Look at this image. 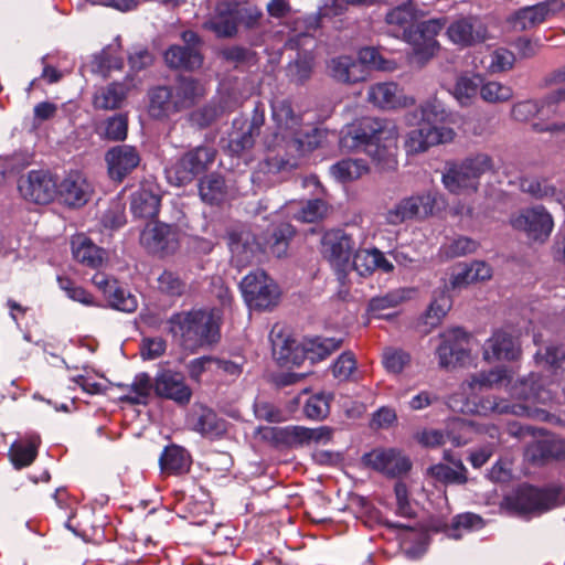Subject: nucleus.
I'll return each mask as SVG.
<instances>
[{
    "mask_svg": "<svg viewBox=\"0 0 565 565\" xmlns=\"http://www.w3.org/2000/svg\"><path fill=\"white\" fill-rule=\"evenodd\" d=\"M328 71L332 78L345 84L366 79V72L362 70V64L349 55L331 58L328 63Z\"/></svg>",
    "mask_w": 565,
    "mask_h": 565,
    "instance_id": "34",
    "label": "nucleus"
},
{
    "mask_svg": "<svg viewBox=\"0 0 565 565\" xmlns=\"http://www.w3.org/2000/svg\"><path fill=\"white\" fill-rule=\"evenodd\" d=\"M154 393L157 396L171 399L179 405L188 404L192 396V391L185 383L183 374L171 370H163L157 374Z\"/></svg>",
    "mask_w": 565,
    "mask_h": 565,
    "instance_id": "21",
    "label": "nucleus"
},
{
    "mask_svg": "<svg viewBox=\"0 0 565 565\" xmlns=\"http://www.w3.org/2000/svg\"><path fill=\"white\" fill-rule=\"evenodd\" d=\"M444 458L454 463L455 468L444 463H437L429 468L430 476L444 483H466L467 470L462 462L460 460H455L448 451H445Z\"/></svg>",
    "mask_w": 565,
    "mask_h": 565,
    "instance_id": "43",
    "label": "nucleus"
},
{
    "mask_svg": "<svg viewBox=\"0 0 565 565\" xmlns=\"http://www.w3.org/2000/svg\"><path fill=\"white\" fill-rule=\"evenodd\" d=\"M558 500L556 490H543L530 486L521 487L507 498L508 505L520 515L540 514L554 508Z\"/></svg>",
    "mask_w": 565,
    "mask_h": 565,
    "instance_id": "16",
    "label": "nucleus"
},
{
    "mask_svg": "<svg viewBox=\"0 0 565 565\" xmlns=\"http://www.w3.org/2000/svg\"><path fill=\"white\" fill-rule=\"evenodd\" d=\"M160 466L164 472L181 475L189 471L191 457L189 452L177 445L168 446L160 457Z\"/></svg>",
    "mask_w": 565,
    "mask_h": 565,
    "instance_id": "39",
    "label": "nucleus"
},
{
    "mask_svg": "<svg viewBox=\"0 0 565 565\" xmlns=\"http://www.w3.org/2000/svg\"><path fill=\"white\" fill-rule=\"evenodd\" d=\"M160 195L154 183L145 182L134 192L130 209L135 216L153 217L158 214Z\"/></svg>",
    "mask_w": 565,
    "mask_h": 565,
    "instance_id": "32",
    "label": "nucleus"
},
{
    "mask_svg": "<svg viewBox=\"0 0 565 565\" xmlns=\"http://www.w3.org/2000/svg\"><path fill=\"white\" fill-rule=\"evenodd\" d=\"M492 168V159L479 153L460 163L449 164L443 174V183L454 194H470L478 190L480 177Z\"/></svg>",
    "mask_w": 565,
    "mask_h": 565,
    "instance_id": "8",
    "label": "nucleus"
},
{
    "mask_svg": "<svg viewBox=\"0 0 565 565\" xmlns=\"http://www.w3.org/2000/svg\"><path fill=\"white\" fill-rule=\"evenodd\" d=\"M447 36L451 43L467 47L488 39L487 26L478 18H461L454 21L447 29Z\"/></svg>",
    "mask_w": 565,
    "mask_h": 565,
    "instance_id": "24",
    "label": "nucleus"
},
{
    "mask_svg": "<svg viewBox=\"0 0 565 565\" xmlns=\"http://www.w3.org/2000/svg\"><path fill=\"white\" fill-rule=\"evenodd\" d=\"M164 61L171 68L195 70L202 65L198 47L172 45L164 53Z\"/></svg>",
    "mask_w": 565,
    "mask_h": 565,
    "instance_id": "37",
    "label": "nucleus"
},
{
    "mask_svg": "<svg viewBox=\"0 0 565 565\" xmlns=\"http://www.w3.org/2000/svg\"><path fill=\"white\" fill-rule=\"evenodd\" d=\"M366 459L375 470L391 477L405 475L412 467L409 459L395 449H375Z\"/></svg>",
    "mask_w": 565,
    "mask_h": 565,
    "instance_id": "28",
    "label": "nucleus"
},
{
    "mask_svg": "<svg viewBox=\"0 0 565 565\" xmlns=\"http://www.w3.org/2000/svg\"><path fill=\"white\" fill-rule=\"evenodd\" d=\"M73 257L84 266L97 269L103 266L107 258L105 249L95 245L90 238L79 234L71 242Z\"/></svg>",
    "mask_w": 565,
    "mask_h": 565,
    "instance_id": "33",
    "label": "nucleus"
},
{
    "mask_svg": "<svg viewBox=\"0 0 565 565\" xmlns=\"http://www.w3.org/2000/svg\"><path fill=\"white\" fill-rule=\"evenodd\" d=\"M397 126L391 120L364 117L348 126L342 131V148L363 150L382 170H394L397 167Z\"/></svg>",
    "mask_w": 565,
    "mask_h": 565,
    "instance_id": "3",
    "label": "nucleus"
},
{
    "mask_svg": "<svg viewBox=\"0 0 565 565\" xmlns=\"http://www.w3.org/2000/svg\"><path fill=\"white\" fill-rule=\"evenodd\" d=\"M19 191L31 202L46 204L56 199L57 180L49 172L33 170L20 179Z\"/></svg>",
    "mask_w": 565,
    "mask_h": 565,
    "instance_id": "19",
    "label": "nucleus"
},
{
    "mask_svg": "<svg viewBox=\"0 0 565 565\" xmlns=\"http://www.w3.org/2000/svg\"><path fill=\"white\" fill-rule=\"evenodd\" d=\"M193 429L205 437L215 438L226 431V424L213 411L204 409L194 423Z\"/></svg>",
    "mask_w": 565,
    "mask_h": 565,
    "instance_id": "49",
    "label": "nucleus"
},
{
    "mask_svg": "<svg viewBox=\"0 0 565 565\" xmlns=\"http://www.w3.org/2000/svg\"><path fill=\"white\" fill-rule=\"evenodd\" d=\"M171 90L177 113L192 107L205 93L203 85L192 77H180Z\"/></svg>",
    "mask_w": 565,
    "mask_h": 565,
    "instance_id": "36",
    "label": "nucleus"
},
{
    "mask_svg": "<svg viewBox=\"0 0 565 565\" xmlns=\"http://www.w3.org/2000/svg\"><path fill=\"white\" fill-rule=\"evenodd\" d=\"M126 96V85L121 83H113L96 90L93 104L97 109L111 110L119 108Z\"/></svg>",
    "mask_w": 565,
    "mask_h": 565,
    "instance_id": "45",
    "label": "nucleus"
},
{
    "mask_svg": "<svg viewBox=\"0 0 565 565\" xmlns=\"http://www.w3.org/2000/svg\"><path fill=\"white\" fill-rule=\"evenodd\" d=\"M521 355V347L515 337L498 330L483 344V359L488 362L514 361Z\"/></svg>",
    "mask_w": 565,
    "mask_h": 565,
    "instance_id": "26",
    "label": "nucleus"
},
{
    "mask_svg": "<svg viewBox=\"0 0 565 565\" xmlns=\"http://www.w3.org/2000/svg\"><path fill=\"white\" fill-rule=\"evenodd\" d=\"M273 354L282 366H299L305 361V341L299 343L290 335L271 332Z\"/></svg>",
    "mask_w": 565,
    "mask_h": 565,
    "instance_id": "29",
    "label": "nucleus"
},
{
    "mask_svg": "<svg viewBox=\"0 0 565 565\" xmlns=\"http://www.w3.org/2000/svg\"><path fill=\"white\" fill-rule=\"evenodd\" d=\"M482 81L483 77L478 74L461 75L457 78L451 94L461 106H468L480 94Z\"/></svg>",
    "mask_w": 565,
    "mask_h": 565,
    "instance_id": "44",
    "label": "nucleus"
},
{
    "mask_svg": "<svg viewBox=\"0 0 565 565\" xmlns=\"http://www.w3.org/2000/svg\"><path fill=\"white\" fill-rule=\"evenodd\" d=\"M369 172L363 159H343L330 167V174L340 183L353 182Z\"/></svg>",
    "mask_w": 565,
    "mask_h": 565,
    "instance_id": "42",
    "label": "nucleus"
},
{
    "mask_svg": "<svg viewBox=\"0 0 565 565\" xmlns=\"http://www.w3.org/2000/svg\"><path fill=\"white\" fill-rule=\"evenodd\" d=\"M513 90L510 86L497 81H482L480 97L490 104L504 103L512 98Z\"/></svg>",
    "mask_w": 565,
    "mask_h": 565,
    "instance_id": "56",
    "label": "nucleus"
},
{
    "mask_svg": "<svg viewBox=\"0 0 565 565\" xmlns=\"http://www.w3.org/2000/svg\"><path fill=\"white\" fill-rule=\"evenodd\" d=\"M265 122L264 110L256 107L252 119H235L233 130L228 135L226 149L231 156L243 158L245 163L250 160L249 150L255 145V137L259 135L260 128Z\"/></svg>",
    "mask_w": 565,
    "mask_h": 565,
    "instance_id": "15",
    "label": "nucleus"
},
{
    "mask_svg": "<svg viewBox=\"0 0 565 565\" xmlns=\"http://www.w3.org/2000/svg\"><path fill=\"white\" fill-rule=\"evenodd\" d=\"M92 282L104 294L114 309L124 312H134L137 309V298L119 286L116 279H110L106 274L97 271L92 277Z\"/></svg>",
    "mask_w": 565,
    "mask_h": 565,
    "instance_id": "22",
    "label": "nucleus"
},
{
    "mask_svg": "<svg viewBox=\"0 0 565 565\" xmlns=\"http://www.w3.org/2000/svg\"><path fill=\"white\" fill-rule=\"evenodd\" d=\"M520 189L536 199L552 198L556 193L555 186L547 179L536 177L522 178Z\"/></svg>",
    "mask_w": 565,
    "mask_h": 565,
    "instance_id": "55",
    "label": "nucleus"
},
{
    "mask_svg": "<svg viewBox=\"0 0 565 565\" xmlns=\"http://www.w3.org/2000/svg\"><path fill=\"white\" fill-rule=\"evenodd\" d=\"M489 63L486 68L491 73H501L512 68L515 57L514 54L503 47L492 51L488 56Z\"/></svg>",
    "mask_w": 565,
    "mask_h": 565,
    "instance_id": "62",
    "label": "nucleus"
},
{
    "mask_svg": "<svg viewBox=\"0 0 565 565\" xmlns=\"http://www.w3.org/2000/svg\"><path fill=\"white\" fill-rule=\"evenodd\" d=\"M58 287L65 292V295L79 303L85 306H94V297L86 291L83 287L77 286L73 280L67 277L57 278Z\"/></svg>",
    "mask_w": 565,
    "mask_h": 565,
    "instance_id": "63",
    "label": "nucleus"
},
{
    "mask_svg": "<svg viewBox=\"0 0 565 565\" xmlns=\"http://www.w3.org/2000/svg\"><path fill=\"white\" fill-rule=\"evenodd\" d=\"M94 186L81 171H71L57 180L56 199L70 207H82L92 198Z\"/></svg>",
    "mask_w": 565,
    "mask_h": 565,
    "instance_id": "18",
    "label": "nucleus"
},
{
    "mask_svg": "<svg viewBox=\"0 0 565 565\" xmlns=\"http://www.w3.org/2000/svg\"><path fill=\"white\" fill-rule=\"evenodd\" d=\"M328 212L327 203L321 199H315L303 204L295 213V217L301 222L312 223L322 218Z\"/></svg>",
    "mask_w": 565,
    "mask_h": 565,
    "instance_id": "61",
    "label": "nucleus"
},
{
    "mask_svg": "<svg viewBox=\"0 0 565 565\" xmlns=\"http://www.w3.org/2000/svg\"><path fill=\"white\" fill-rule=\"evenodd\" d=\"M294 230L289 224H281L275 228L269 238H255L248 232L230 235V249L232 262L237 267H244L256 258L257 254L270 247L273 253L280 256L286 250L287 239L291 237Z\"/></svg>",
    "mask_w": 565,
    "mask_h": 565,
    "instance_id": "7",
    "label": "nucleus"
},
{
    "mask_svg": "<svg viewBox=\"0 0 565 565\" xmlns=\"http://www.w3.org/2000/svg\"><path fill=\"white\" fill-rule=\"evenodd\" d=\"M414 289L398 288L387 294L374 297L369 302V313L374 318H390L391 315L383 313L384 310L395 308L412 298Z\"/></svg>",
    "mask_w": 565,
    "mask_h": 565,
    "instance_id": "38",
    "label": "nucleus"
},
{
    "mask_svg": "<svg viewBox=\"0 0 565 565\" xmlns=\"http://www.w3.org/2000/svg\"><path fill=\"white\" fill-rule=\"evenodd\" d=\"M537 362H545L555 372H565V345H550L545 349V352L537 351L535 354Z\"/></svg>",
    "mask_w": 565,
    "mask_h": 565,
    "instance_id": "60",
    "label": "nucleus"
},
{
    "mask_svg": "<svg viewBox=\"0 0 565 565\" xmlns=\"http://www.w3.org/2000/svg\"><path fill=\"white\" fill-rule=\"evenodd\" d=\"M152 391H154V381L147 373H139L122 399L134 405H146Z\"/></svg>",
    "mask_w": 565,
    "mask_h": 565,
    "instance_id": "48",
    "label": "nucleus"
},
{
    "mask_svg": "<svg viewBox=\"0 0 565 565\" xmlns=\"http://www.w3.org/2000/svg\"><path fill=\"white\" fill-rule=\"evenodd\" d=\"M491 276L492 269L487 263L473 262L469 267H466L462 271L456 274L451 284L454 287H460L462 285L489 279Z\"/></svg>",
    "mask_w": 565,
    "mask_h": 565,
    "instance_id": "51",
    "label": "nucleus"
},
{
    "mask_svg": "<svg viewBox=\"0 0 565 565\" xmlns=\"http://www.w3.org/2000/svg\"><path fill=\"white\" fill-rule=\"evenodd\" d=\"M140 244L152 254L174 253L179 247V231L164 223H148L140 234Z\"/></svg>",
    "mask_w": 565,
    "mask_h": 565,
    "instance_id": "20",
    "label": "nucleus"
},
{
    "mask_svg": "<svg viewBox=\"0 0 565 565\" xmlns=\"http://www.w3.org/2000/svg\"><path fill=\"white\" fill-rule=\"evenodd\" d=\"M352 269L358 271L360 276H367L375 269H382L384 273H391L394 269V266L385 258L384 254L376 248L360 249L354 254L350 271Z\"/></svg>",
    "mask_w": 565,
    "mask_h": 565,
    "instance_id": "35",
    "label": "nucleus"
},
{
    "mask_svg": "<svg viewBox=\"0 0 565 565\" xmlns=\"http://www.w3.org/2000/svg\"><path fill=\"white\" fill-rule=\"evenodd\" d=\"M241 290L248 307L266 310L278 303L280 290L277 284L264 271L249 273L241 281Z\"/></svg>",
    "mask_w": 565,
    "mask_h": 565,
    "instance_id": "12",
    "label": "nucleus"
},
{
    "mask_svg": "<svg viewBox=\"0 0 565 565\" xmlns=\"http://www.w3.org/2000/svg\"><path fill=\"white\" fill-rule=\"evenodd\" d=\"M273 125L264 136V147L268 152L259 163V171L277 173L298 166L297 159L307 151L319 147L323 131L310 128L301 129V118L294 114L288 100H275L271 105Z\"/></svg>",
    "mask_w": 565,
    "mask_h": 565,
    "instance_id": "2",
    "label": "nucleus"
},
{
    "mask_svg": "<svg viewBox=\"0 0 565 565\" xmlns=\"http://www.w3.org/2000/svg\"><path fill=\"white\" fill-rule=\"evenodd\" d=\"M475 433L489 435L492 439L500 437L499 428L494 425H484L472 420L454 418L448 424L446 435L437 429H428L419 434L418 440L426 447H438L444 445L446 439H448L454 446L460 447L466 445Z\"/></svg>",
    "mask_w": 565,
    "mask_h": 565,
    "instance_id": "9",
    "label": "nucleus"
},
{
    "mask_svg": "<svg viewBox=\"0 0 565 565\" xmlns=\"http://www.w3.org/2000/svg\"><path fill=\"white\" fill-rule=\"evenodd\" d=\"M108 173L113 180L121 181L140 162L137 150L128 145L116 146L106 153Z\"/></svg>",
    "mask_w": 565,
    "mask_h": 565,
    "instance_id": "27",
    "label": "nucleus"
},
{
    "mask_svg": "<svg viewBox=\"0 0 565 565\" xmlns=\"http://www.w3.org/2000/svg\"><path fill=\"white\" fill-rule=\"evenodd\" d=\"M203 26L216 34L218 38L233 36L237 31V22L235 17L228 12H217Z\"/></svg>",
    "mask_w": 565,
    "mask_h": 565,
    "instance_id": "54",
    "label": "nucleus"
},
{
    "mask_svg": "<svg viewBox=\"0 0 565 565\" xmlns=\"http://www.w3.org/2000/svg\"><path fill=\"white\" fill-rule=\"evenodd\" d=\"M555 438H542L533 441L526 448V457L533 462H544L556 459Z\"/></svg>",
    "mask_w": 565,
    "mask_h": 565,
    "instance_id": "57",
    "label": "nucleus"
},
{
    "mask_svg": "<svg viewBox=\"0 0 565 565\" xmlns=\"http://www.w3.org/2000/svg\"><path fill=\"white\" fill-rule=\"evenodd\" d=\"M479 244L466 236H460L449 241L441 247L447 257H460L477 250Z\"/></svg>",
    "mask_w": 565,
    "mask_h": 565,
    "instance_id": "64",
    "label": "nucleus"
},
{
    "mask_svg": "<svg viewBox=\"0 0 565 565\" xmlns=\"http://www.w3.org/2000/svg\"><path fill=\"white\" fill-rule=\"evenodd\" d=\"M369 100L383 109H395L415 104L413 97L405 96L395 83H377L367 92Z\"/></svg>",
    "mask_w": 565,
    "mask_h": 565,
    "instance_id": "30",
    "label": "nucleus"
},
{
    "mask_svg": "<svg viewBox=\"0 0 565 565\" xmlns=\"http://www.w3.org/2000/svg\"><path fill=\"white\" fill-rule=\"evenodd\" d=\"M199 193L203 202L211 205L221 204L227 198V188L224 178L216 173L206 175L200 180Z\"/></svg>",
    "mask_w": 565,
    "mask_h": 565,
    "instance_id": "41",
    "label": "nucleus"
},
{
    "mask_svg": "<svg viewBox=\"0 0 565 565\" xmlns=\"http://www.w3.org/2000/svg\"><path fill=\"white\" fill-rule=\"evenodd\" d=\"M216 151L212 147L201 146L184 153L166 170L170 183L178 186L190 183L199 173L207 170L215 160Z\"/></svg>",
    "mask_w": 565,
    "mask_h": 565,
    "instance_id": "14",
    "label": "nucleus"
},
{
    "mask_svg": "<svg viewBox=\"0 0 565 565\" xmlns=\"http://www.w3.org/2000/svg\"><path fill=\"white\" fill-rule=\"evenodd\" d=\"M511 372L505 366H497L490 371L471 374L460 386L462 393L449 397V407L455 412L489 416L491 414H513L539 420H550V414L537 407L546 405L555 398V392L545 387L539 375L531 374L511 385L509 393L520 403L509 404L497 397L477 398L475 394L482 390L493 388L503 383H511Z\"/></svg>",
    "mask_w": 565,
    "mask_h": 565,
    "instance_id": "1",
    "label": "nucleus"
},
{
    "mask_svg": "<svg viewBox=\"0 0 565 565\" xmlns=\"http://www.w3.org/2000/svg\"><path fill=\"white\" fill-rule=\"evenodd\" d=\"M149 113L154 118L168 117L177 113L172 90L166 86L153 88L150 94Z\"/></svg>",
    "mask_w": 565,
    "mask_h": 565,
    "instance_id": "47",
    "label": "nucleus"
},
{
    "mask_svg": "<svg viewBox=\"0 0 565 565\" xmlns=\"http://www.w3.org/2000/svg\"><path fill=\"white\" fill-rule=\"evenodd\" d=\"M170 331L181 339L188 349H195L214 343L218 339V324L213 312L193 310L173 315L170 320Z\"/></svg>",
    "mask_w": 565,
    "mask_h": 565,
    "instance_id": "6",
    "label": "nucleus"
},
{
    "mask_svg": "<svg viewBox=\"0 0 565 565\" xmlns=\"http://www.w3.org/2000/svg\"><path fill=\"white\" fill-rule=\"evenodd\" d=\"M435 203V195L429 191L411 195L390 207L385 220L391 225H398L411 220L426 218L433 214Z\"/></svg>",
    "mask_w": 565,
    "mask_h": 565,
    "instance_id": "17",
    "label": "nucleus"
},
{
    "mask_svg": "<svg viewBox=\"0 0 565 565\" xmlns=\"http://www.w3.org/2000/svg\"><path fill=\"white\" fill-rule=\"evenodd\" d=\"M561 8L562 2L559 0H546L520 9L510 19V23L515 30H526L544 22L550 14L557 12Z\"/></svg>",
    "mask_w": 565,
    "mask_h": 565,
    "instance_id": "31",
    "label": "nucleus"
},
{
    "mask_svg": "<svg viewBox=\"0 0 565 565\" xmlns=\"http://www.w3.org/2000/svg\"><path fill=\"white\" fill-rule=\"evenodd\" d=\"M358 63L362 64V70L369 73V70L394 71L396 63L385 60L375 47L366 46L359 51Z\"/></svg>",
    "mask_w": 565,
    "mask_h": 565,
    "instance_id": "52",
    "label": "nucleus"
},
{
    "mask_svg": "<svg viewBox=\"0 0 565 565\" xmlns=\"http://www.w3.org/2000/svg\"><path fill=\"white\" fill-rule=\"evenodd\" d=\"M382 358L386 371L394 374L403 372L411 362L409 353L396 348H386Z\"/></svg>",
    "mask_w": 565,
    "mask_h": 565,
    "instance_id": "59",
    "label": "nucleus"
},
{
    "mask_svg": "<svg viewBox=\"0 0 565 565\" xmlns=\"http://www.w3.org/2000/svg\"><path fill=\"white\" fill-rule=\"evenodd\" d=\"M511 226L539 244H544L554 230V218L543 205H533L520 210L510 220Z\"/></svg>",
    "mask_w": 565,
    "mask_h": 565,
    "instance_id": "11",
    "label": "nucleus"
},
{
    "mask_svg": "<svg viewBox=\"0 0 565 565\" xmlns=\"http://www.w3.org/2000/svg\"><path fill=\"white\" fill-rule=\"evenodd\" d=\"M268 434L277 441L288 446H303L321 440H329L331 430L327 427L307 428L302 426H287L270 428Z\"/></svg>",
    "mask_w": 565,
    "mask_h": 565,
    "instance_id": "25",
    "label": "nucleus"
},
{
    "mask_svg": "<svg viewBox=\"0 0 565 565\" xmlns=\"http://www.w3.org/2000/svg\"><path fill=\"white\" fill-rule=\"evenodd\" d=\"M355 248L350 234L342 230L324 233L321 241L322 255L335 270L339 282L344 286L351 268V257Z\"/></svg>",
    "mask_w": 565,
    "mask_h": 565,
    "instance_id": "10",
    "label": "nucleus"
},
{
    "mask_svg": "<svg viewBox=\"0 0 565 565\" xmlns=\"http://www.w3.org/2000/svg\"><path fill=\"white\" fill-rule=\"evenodd\" d=\"M450 308L451 299L448 295L441 292L436 296L423 317L424 324L428 327L425 332L438 326Z\"/></svg>",
    "mask_w": 565,
    "mask_h": 565,
    "instance_id": "50",
    "label": "nucleus"
},
{
    "mask_svg": "<svg viewBox=\"0 0 565 565\" xmlns=\"http://www.w3.org/2000/svg\"><path fill=\"white\" fill-rule=\"evenodd\" d=\"M419 11L412 1H407L390 10L385 22L390 33L412 46L413 54L419 62H427L439 50L436 36L446 25V19H430L415 24Z\"/></svg>",
    "mask_w": 565,
    "mask_h": 565,
    "instance_id": "4",
    "label": "nucleus"
},
{
    "mask_svg": "<svg viewBox=\"0 0 565 565\" xmlns=\"http://www.w3.org/2000/svg\"><path fill=\"white\" fill-rule=\"evenodd\" d=\"M435 355L441 369H455L470 358V337L461 328H450L438 334Z\"/></svg>",
    "mask_w": 565,
    "mask_h": 565,
    "instance_id": "13",
    "label": "nucleus"
},
{
    "mask_svg": "<svg viewBox=\"0 0 565 565\" xmlns=\"http://www.w3.org/2000/svg\"><path fill=\"white\" fill-rule=\"evenodd\" d=\"M333 395L331 393H318L308 398L303 412L308 418L323 419L330 412V402Z\"/></svg>",
    "mask_w": 565,
    "mask_h": 565,
    "instance_id": "58",
    "label": "nucleus"
},
{
    "mask_svg": "<svg viewBox=\"0 0 565 565\" xmlns=\"http://www.w3.org/2000/svg\"><path fill=\"white\" fill-rule=\"evenodd\" d=\"M561 100H565V87L539 100L540 121L534 124L536 131L565 134V120H556L563 114Z\"/></svg>",
    "mask_w": 565,
    "mask_h": 565,
    "instance_id": "23",
    "label": "nucleus"
},
{
    "mask_svg": "<svg viewBox=\"0 0 565 565\" xmlns=\"http://www.w3.org/2000/svg\"><path fill=\"white\" fill-rule=\"evenodd\" d=\"M128 119L124 115L109 117L97 127V134L107 140L119 141L127 137Z\"/></svg>",
    "mask_w": 565,
    "mask_h": 565,
    "instance_id": "53",
    "label": "nucleus"
},
{
    "mask_svg": "<svg viewBox=\"0 0 565 565\" xmlns=\"http://www.w3.org/2000/svg\"><path fill=\"white\" fill-rule=\"evenodd\" d=\"M39 445L40 437L35 434H30L24 439L13 443L9 450L12 463L17 468L31 465L38 455Z\"/></svg>",
    "mask_w": 565,
    "mask_h": 565,
    "instance_id": "40",
    "label": "nucleus"
},
{
    "mask_svg": "<svg viewBox=\"0 0 565 565\" xmlns=\"http://www.w3.org/2000/svg\"><path fill=\"white\" fill-rule=\"evenodd\" d=\"M420 120L405 138L408 153H420L430 147L454 140L456 132L445 124L452 122L451 114L436 96L426 99L419 107Z\"/></svg>",
    "mask_w": 565,
    "mask_h": 565,
    "instance_id": "5",
    "label": "nucleus"
},
{
    "mask_svg": "<svg viewBox=\"0 0 565 565\" xmlns=\"http://www.w3.org/2000/svg\"><path fill=\"white\" fill-rule=\"evenodd\" d=\"M341 343L342 340L335 338L315 337L305 339V360L321 361L338 350Z\"/></svg>",
    "mask_w": 565,
    "mask_h": 565,
    "instance_id": "46",
    "label": "nucleus"
}]
</instances>
